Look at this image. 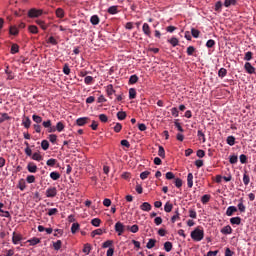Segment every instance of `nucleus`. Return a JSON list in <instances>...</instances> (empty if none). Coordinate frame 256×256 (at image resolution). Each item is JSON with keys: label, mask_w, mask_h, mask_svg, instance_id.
I'll return each mask as SVG.
<instances>
[{"label": "nucleus", "mask_w": 256, "mask_h": 256, "mask_svg": "<svg viewBox=\"0 0 256 256\" xmlns=\"http://www.w3.org/2000/svg\"><path fill=\"white\" fill-rule=\"evenodd\" d=\"M90 22H91L92 24H94V25L99 24V22H100L99 16H98L97 14H94L93 16H91Z\"/></svg>", "instance_id": "28"}, {"label": "nucleus", "mask_w": 256, "mask_h": 256, "mask_svg": "<svg viewBox=\"0 0 256 256\" xmlns=\"http://www.w3.org/2000/svg\"><path fill=\"white\" fill-rule=\"evenodd\" d=\"M91 223L94 227H100L101 219H92Z\"/></svg>", "instance_id": "61"}, {"label": "nucleus", "mask_w": 256, "mask_h": 256, "mask_svg": "<svg viewBox=\"0 0 256 256\" xmlns=\"http://www.w3.org/2000/svg\"><path fill=\"white\" fill-rule=\"evenodd\" d=\"M251 179L249 177V175L247 174V172H244V175H243V183L245 186L249 185Z\"/></svg>", "instance_id": "41"}, {"label": "nucleus", "mask_w": 256, "mask_h": 256, "mask_svg": "<svg viewBox=\"0 0 256 256\" xmlns=\"http://www.w3.org/2000/svg\"><path fill=\"white\" fill-rule=\"evenodd\" d=\"M211 199V195H203V197L201 198V202L203 203V205H207V203L210 202Z\"/></svg>", "instance_id": "45"}, {"label": "nucleus", "mask_w": 256, "mask_h": 256, "mask_svg": "<svg viewBox=\"0 0 256 256\" xmlns=\"http://www.w3.org/2000/svg\"><path fill=\"white\" fill-rule=\"evenodd\" d=\"M138 80H139V76H137V74H132V76H130L129 78L130 84H135L136 82H138Z\"/></svg>", "instance_id": "44"}, {"label": "nucleus", "mask_w": 256, "mask_h": 256, "mask_svg": "<svg viewBox=\"0 0 256 256\" xmlns=\"http://www.w3.org/2000/svg\"><path fill=\"white\" fill-rule=\"evenodd\" d=\"M79 229H80L79 223L73 222V225L71 227V233L75 234V233H77V231H79Z\"/></svg>", "instance_id": "43"}, {"label": "nucleus", "mask_w": 256, "mask_h": 256, "mask_svg": "<svg viewBox=\"0 0 256 256\" xmlns=\"http://www.w3.org/2000/svg\"><path fill=\"white\" fill-rule=\"evenodd\" d=\"M9 32H10V34H13L14 36L19 34V30H18L17 26H10Z\"/></svg>", "instance_id": "54"}, {"label": "nucleus", "mask_w": 256, "mask_h": 256, "mask_svg": "<svg viewBox=\"0 0 256 256\" xmlns=\"http://www.w3.org/2000/svg\"><path fill=\"white\" fill-rule=\"evenodd\" d=\"M36 23L42 28V30H47L48 25L44 20H36Z\"/></svg>", "instance_id": "37"}, {"label": "nucleus", "mask_w": 256, "mask_h": 256, "mask_svg": "<svg viewBox=\"0 0 256 256\" xmlns=\"http://www.w3.org/2000/svg\"><path fill=\"white\" fill-rule=\"evenodd\" d=\"M17 52H19V44H12L11 53L16 54Z\"/></svg>", "instance_id": "57"}, {"label": "nucleus", "mask_w": 256, "mask_h": 256, "mask_svg": "<svg viewBox=\"0 0 256 256\" xmlns=\"http://www.w3.org/2000/svg\"><path fill=\"white\" fill-rule=\"evenodd\" d=\"M23 237L22 235H16V232L13 233L12 237V243L14 245H19L20 241H22Z\"/></svg>", "instance_id": "10"}, {"label": "nucleus", "mask_w": 256, "mask_h": 256, "mask_svg": "<svg viewBox=\"0 0 256 256\" xmlns=\"http://www.w3.org/2000/svg\"><path fill=\"white\" fill-rule=\"evenodd\" d=\"M114 253H115V249H114L113 245H111V247H109L107 250V256H113Z\"/></svg>", "instance_id": "63"}, {"label": "nucleus", "mask_w": 256, "mask_h": 256, "mask_svg": "<svg viewBox=\"0 0 256 256\" xmlns=\"http://www.w3.org/2000/svg\"><path fill=\"white\" fill-rule=\"evenodd\" d=\"M107 94L110 98H112L113 94H115L116 90L113 87V84H108L107 88Z\"/></svg>", "instance_id": "16"}, {"label": "nucleus", "mask_w": 256, "mask_h": 256, "mask_svg": "<svg viewBox=\"0 0 256 256\" xmlns=\"http://www.w3.org/2000/svg\"><path fill=\"white\" fill-rule=\"evenodd\" d=\"M87 122H89L88 116H81L80 118L76 119V124H78V126H84V124H87Z\"/></svg>", "instance_id": "8"}, {"label": "nucleus", "mask_w": 256, "mask_h": 256, "mask_svg": "<svg viewBox=\"0 0 256 256\" xmlns=\"http://www.w3.org/2000/svg\"><path fill=\"white\" fill-rule=\"evenodd\" d=\"M91 249H92L91 245L89 243H86L83 247V253H85L86 255H89Z\"/></svg>", "instance_id": "42"}, {"label": "nucleus", "mask_w": 256, "mask_h": 256, "mask_svg": "<svg viewBox=\"0 0 256 256\" xmlns=\"http://www.w3.org/2000/svg\"><path fill=\"white\" fill-rule=\"evenodd\" d=\"M5 120H11V116H9L8 112H3L0 116V123L5 122Z\"/></svg>", "instance_id": "26"}, {"label": "nucleus", "mask_w": 256, "mask_h": 256, "mask_svg": "<svg viewBox=\"0 0 256 256\" xmlns=\"http://www.w3.org/2000/svg\"><path fill=\"white\" fill-rule=\"evenodd\" d=\"M63 72L64 74H70L71 70H70V66L68 63H65L63 66Z\"/></svg>", "instance_id": "60"}, {"label": "nucleus", "mask_w": 256, "mask_h": 256, "mask_svg": "<svg viewBox=\"0 0 256 256\" xmlns=\"http://www.w3.org/2000/svg\"><path fill=\"white\" fill-rule=\"evenodd\" d=\"M235 141V136H227L226 143L227 145H230V147H233V145H235Z\"/></svg>", "instance_id": "21"}, {"label": "nucleus", "mask_w": 256, "mask_h": 256, "mask_svg": "<svg viewBox=\"0 0 256 256\" xmlns=\"http://www.w3.org/2000/svg\"><path fill=\"white\" fill-rule=\"evenodd\" d=\"M29 32H31L32 34H38L39 32V28L37 26H35V24H31L28 27Z\"/></svg>", "instance_id": "30"}, {"label": "nucleus", "mask_w": 256, "mask_h": 256, "mask_svg": "<svg viewBox=\"0 0 256 256\" xmlns=\"http://www.w3.org/2000/svg\"><path fill=\"white\" fill-rule=\"evenodd\" d=\"M22 124H23V126H25V128H30V126H31V118H29V116H26L22 120Z\"/></svg>", "instance_id": "22"}, {"label": "nucleus", "mask_w": 256, "mask_h": 256, "mask_svg": "<svg viewBox=\"0 0 256 256\" xmlns=\"http://www.w3.org/2000/svg\"><path fill=\"white\" fill-rule=\"evenodd\" d=\"M136 96H137L136 88H130V90H129V98H136Z\"/></svg>", "instance_id": "53"}, {"label": "nucleus", "mask_w": 256, "mask_h": 256, "mask_svg": "<svg viewBox=\"0 0 256 256\" xmlns=\"http://www.w3.org/2000/svg\"><path fill=\"white\" fill-rule=\"evenodd\" d=\"M222 235H231L233 233V229L231 225H226V227H223L221 229Z\"/></svg>", "instance_id": "9"}, {"label": "nucleus", "mask_w": 256, "mask_h": 256, "mask_svg": "<svg viewBox=\"0 0 256 256\" xmlns=\"http://www.w3.org/2000/svg\"><path fill=\"white\" fill-rule=\"evenodd\" d=\"M55 128H56V130H58V132H62V130H64V128H65L64 122H62L60 120L59 122L56 123Z\"/></svg>", "instance_id": "31"}, {"label": "nucleus", "mask_w": 256, "mask_h": 256, "mask_svg": "<svg viewBox=\"0 0 256 256\" xmlns=\"http://www.w3.org/2000/svg\"><path fill=\"white\" fill-rule=\"evenodd\" d=\"M218 76L220 78H224L225 76H227V68H220L218 70Z\"/></svg>", "instance_id": "36"}, {"label": "nucleus", "mask_w": 256, "mask_h": 256, "mask_svg": "<svg viewBox=\"0 0 256 256\" xmlns=\"http://www.w3.org/2000/svg\"><path fill=\"white\" fill-rule=\"evenodd\" d=\"M59 213L58 209H48L47 215L49 217H53V215H57Z\"/></svg>", "instance_id": "58"}, {"label": "nucleus", "mask_w": 256, "mask_h": 256, "mask_svg": "<svg viewBox=\"0 0 256 256\" xmlns=\"http://www.w3.org/2000/svg\"><path fill=\"white\" fill-rule=\"evenodd\" d=\"M56 163H57L56 158H48L46 162L48 167H55Z\"/></svg>", "instance_id": "32"}, {"label": "nucleus", "mask_w": 256, "mask_h": 256, "mask_svg": "<svg viewBox=\"0 0 256 256\" xmlns=\"http://www.w3.org/2000/svg\"><path fill=\"white\" fill-rule=\"evenodd\" d=\"M61 175L60 172H57V170H53V172H50V178L53 181H58V179H60Z\"/></svg>", "instance_id": "15"}, {"label": "nucleus", "mask_w": 256, "mask_h": 256, "mask_svg": "<svg viewBox=\"0 0 256 256\" xmlns=\"http://www.w3.org/2000/svg\"><path fill=\"white\" fill-rule=\"evenodd\" d=\"M43 14V10H37V8H31L28 12L30 18H37Z\"/></svg>", "instance_id": "3"}, {"label": "nucleus", "mask_w": 256, "mask_h": 256, "mask_svg": "<svg viewBox=\"0 0 256 256\" xmlns=\"http://www.w3.org/2000/svg\"><path fill=\"white\" fill-rule=\"evenodd\" d=\"M252 58H253V52L248 51L245 53L244 60H247V62H249V60H252Z\"/></svg>", "instance_id": "56"}, {"label": "nucleus", "mask_w": 256, "mask_h": 256, "mask_svg": "<svg viewBox=\"0 0 256 256\" xmlns=\"http://www.w3.org/2000/svg\"><path fill=\"white\" fill-rule=\"evenodd\" d=\"M158 155H159V157H161V159H165L166 152H165L164 146H159Z\"/></svg>", "instance_id": "27"}, {"label": "nucleus", "mask_w": 256, "mask_h": 256, "mask_svg": "<svg viewBox=\"0 0 256 256\" xmlns=\"http://www.w3.org/2000/svg\"><path fill=\"white\" fill-rule=\"evenodd\" d=\"M193 179H194L193 172H189V174L187 176V185L189 188H192L194 185Z\"/></svg>", "instance_id": "12"}, {"label": "nucleus", "mask_w": 256, "mask_h": 256, "mask_svg": "<svg viewBox=\"0 0 256 256\" xmlns=\"http://www.w3.org/2000/svg\"><path fill=\"white\" fill-rule=\"evenodd\" d=\"M41 147L43 151H47V149H49V140H42Z\"/></svg>", "instance_id": "47"}, {"label": "nucleus", "mask_w": 256, "mask_h": 256, "mask_svg": "<svg viewBox=\"0 0 256 256\" xmlns=\"http://www.w3.org/2000/svg\"><path fill=\"white\" fill-rule=\"evenodd\" d=\"M230 223L231 225H241V217H232Z\"/></svg>", "instance_id": "24"}, {"label": "nucleus", "mask_w": 256, "mask_h": 256, "mask_svg": "<svg viewBox=\"0 0 256 256\" xmlns=\"http://www.w3.org/2000/svg\"><path fill=\"white\" fill-rule=\"evenodd\" d=\"M4 203H0V216L9 218L11 217L9 211H3Z\"/></svg>", "instance_id": "14"}, {"label": "nucleus", "mask_w": 256, "mask_h": 256, "mask_svg": "<svg viewBox=\"0 0 256 256\" xmlns=\"http://www.w3.org/2000/svg\"><path fill=\"white\" fill-rule=\"evenodd\" d=\"M194 52H196L195 46H188L187 47V54H188V56H193Z\"/></svg>", "instance_id": "50"}, {"label": "nucleus", "mask_w": 256, "mask_h": 256, "mask_svg": "<svg viewBox=\"0 0 256 256\" xmlns=\"http://www.w3.org/2000/svg\"><path fill=\"white\" fill-rule=\"evenodd\" d=\"M234 213H237V207H234V206L228 207L226 211L227 217L233 218Z\"/></svg>", "instance_id": "11"}, {"label": "nucleus", "mask_w": 256, "mask_h": 256, "mask_svg": "<svg viewBox=\"0 0 256 256\" xmlns=\"http://www.w3.org/2000/svg\"><path fill=\"white\" fill-rule=\"evenodd\" d=\"M27 243H30V245L35 246L41 243V239L38 237H33L32 239H28Z\"/></svg>", "instance_id": "19"}, {"label": "nucleus", "mask_w": 256, "mask_h": 256, "mask_svg": "<svg viewBox=\"0 0 256 256\" xmlns=\"http://www.w3.org/2000/svg\"><path fill=\"white\" fill-rule=\"evenodd\" d=\"M117 116L119 120H125L126 116H127V112L121 110L117 112Z\"/></svg>", "instance_id": "40"}, {"label": "nucleus", "mask_w": 256, "mask_h": 256, "mask_svg": "<svg viewBox=\"0 0 256 256\" xmlns=\"http://www.w3.org/2000/svg\"><path fill=\"white\" fill-rule=\"evenodd\" d=\"M169 42H170V44H172V46H178L179 39L176 38L175 36H173L172 38H170Z\"/></svg>", "instance_id": "55"}, {"label": "nucleus", "mask_w": 256, "mask_h": 256, "mask_svg": "<svg viewBox=\"0 0 256 256\" xmlns=\"http://www.w3.org/2000/svg\"><path fill=\"white\" fill-rule=\"evenodd\" d=\"M126 230V226L121 223V221H118L115 225V231L116 233H118V236L123 235V233H125Z\"/></svg>", "instance_id": "2"}, {"label": "nucleus", "mask_w": 256, "mask_h": 256, "mask_svg": "<svg viewBox=\"0 0 256 256\" xmlns=\"http://www.w3.org/2000/svg\"><path fill=\"white\" fill-rule=\"evenodd\" d=\"M108 13L109 14H117L118 13V6H110L108 8Z\"/></svg>", "instance_id": "49"}, {"label": "nucleus", "mask_w": 256, "mask_h": 256, "mask_svg": "<svg viewBox=\"0 0 256 256\" xmlns=\"http://www.w3.org/2000/svg\"><path fill=\"white\" fill-rule=\"evenodd\" d=\"M112 245H114V241L108 240L103 243L102 247L103 249H107V248H110Z\"/></svg>", "instance_id": "51"}, {"label": "nucleus", "mask_w": 256, "mask_h": 256, "mask_svg": "<svg viewBox=\"0 0 256 256\" xmlns=\"http://www.w3.org/2000/svg\"><path fill=\"white\" fill-rule=\"evenodd\" d=\"M244 68H245L246 72H248V74H255V72H256L255 66H253V64H251V62H245Z\"/></svg>", "instance_id": "4"}, {"label": "nucleus", "mask_w": 256, "mask_h": 256, "mask_svg": "<svg viewBox=\"0 0 256 256\" xmlns=\"http://www.w3.org/2000/svg\"><path fill=\"white\" fill-rule=\"evenodd\" d=\"M180 219V213H179V209H177L175 211V215H173V217H171V222L172 223H176V221Z\"/></svg>", "instance_id": "46"}, {"label": "nucleus", "mask_w": 256, "mask_h": 256, "mask_svg": "<svg viewBox=\"0 0 256 256\" xmlns=\"http://www.w3.org/2000/svg\"><path fill=\"white\" fill-rule=\"evenodd\" d=\"M140 209L142 211H151L152 210V205L150 203H142V205H140Z\"/></svg>", "instance_id": "18"}, {"label": "nucleus", "mask_w": 256, "mask_h": 256, "mask_svg": "<svg viewBox=\"0 0 256 256\" xmlns=\"http://www.w3.org/2000/svg\"><path fill=\"white\" fill-rule=\"evenodd\" d=\"M204 237H205V233L202 229L197 228L191 232V239H193V241H202Z\"/></svg>", "instance_id": "1"}, {"label": "nucleus", "mask_w": 256, "mask_h": 256, "mask_svg": "<svg viewBox=\"0 0 256 256\" xmlns=\"http://www.w3.org/2000/svg\"><path fill=\"white\" fill-rule=\"evenodd\" d=\"M149 175H151L150 170H144L140 174V179H142V181H145V179H148Z\"/></svg>", "instance_id": "23"}, {"label": "nucleus", "mask_w": 256, "mask_h": 256, "mask_svg": "<svg viewBox=\"0 0 256 256\" xmlns=\"http://www.w3.org/2000/svg\"><path fill=\"white\" fill-rule=\"evenodd\" d=\"M237 4V0H225L224 6L229 8L230 6H235Z\"/></svg>", "instance_id": "29"}, {"label": "nucleus", "mask_w": 256, "mask_h": 256, "mask_svg": "<svg viewBox=\"0 0 256 256\" xmlns=\"http://www.w3.org/2000/svg\"><path fill=\"white\" fill-rule=\"evenodd\" d=\"M56 16L58 18H64L65 12H64L63 8H57L56 9Z\"/></svg>", "instance_id": "38"}, {"label": "nucleus", "mask_w": 256, "mask_h": 256, "mask_svg": "<svg viewBox=\"0 0 256 256\" xmlns=\"http://www.w3.org/2000/svg\"><path fill=\"white\" fill-rule=\"evenodd\" d=\"M142 30L144 32V34L148 37H151V28L150 25L148 24V22H144L143 26H142Z\"/></svg>", "instance_id": "7"}, {"label": "nucleus", "mask_w": 256, "mask_h": 256, "mask_svg": "<svg viewBox=\"0 0 256 256\" xmlns=\"http://www.w3.org/2000/svg\"><path fill=\"white\" fill-rule=\"evenodd\" d=\"M53 247L55 249V251H59L62 247V241L58 240L55 243H53Z\"/></svg>", "instance_id": "52"}, {"label": "nucleus", "mask_w": 256, "mask_h": 256, "mask_svg": "<svg viewBox=\"0 0 256 256\" xmlns=\"http://www.w3.org/2000/svg\"><path fill=\"white\" fill-rule=\"evenodd\" d=\"M27 170L29 171V173H37L38 166L37 164H35V162H28Z\"/></svg>", "instance_id": "5"}, {"label": "nucleus", "mask_w": 256, "mask_h": 256, "mask_svg": "<svg viewBox=\"0 0 256 256\" xmlns=\"http://www.w3.org/2000/svg\"><path fill=\"white\" fill-rule=\"evenodd\" d=\"M19 189H20V191H25L26 183H25L24 179H21V181H19Z\"/></svg>", "instance_id": "59"}, {"label": "nucleus", "mask_w": 256, "mask_h": 256, "mask_svg": "<svg viewBox=\"0 0 256 256\" xmlns=\"http://www.w3.org/2000/svg\"><path fill=\"white\" fill-rule=\"evenodd\" d=\"M191 34L194 38H199L200 30H198L197 28H191Z\"/></svg>", "instance_id": "48"}, {"label": "nucleus", "mask_w": 256, "mask_h": 256, "mask_svg": "<svg viewBox=\"0 0 256 256\" xmlns=\"http://www.w3.org/2000/svg\"><path fill=\"white\" fill-rule=\"evenodd\" d=\"M57 195V189L56 187H50L49 189H47L46 191V197L48 198H54Z\"/></svg>", "instance_id": "6"}, {"label": "nucleus", "mask_w": 256, "mask_h": 256, "mask_svg": "<svg viewBox=\"0 0 256 256\" xmlns=\"http://www.w3.org/2000/svg\"><path fill=\"white\" fill-rule=\"evenodd\" d=\"M172 209H173L172 203H170V202L165 203V205H164V211H165L166 213H171Z\"/></svg>", "instance_id": "34"}, {"label": "nucleus", "mask_w": 256, "mask_h": 256, "mask_svg": "<svg viewBox=\"0 0 256 256\" xmlns=\"http://www.w3.org/2000/svg\"><path fill=\"white\" fill-rule=\"evenodd\" d=\"M197 137H198L199 141L206 143V136H205L203 130H201V129L198 130Z\"/></svg>", "instance_id": "17"}, {"label": "nucleus", "mask_w": 256, "mask_h": 256, "mask_svg": "<svg viewBox=\"0 0 256 256\" xmlns=\"http://www.w3.org/2000/svg\"><path fill=\"white\" fill-rule=\"evenodd\" d=\"M233 255H235L234 251H231V249L227 247L225 250V256H233Z\"/></svg>", "instance_id": "64"}, {"label": "nucleus", "mask_w": 256, "mask_h": 256, "mask_svg": "<svg viewBox=\"0 0 256 256\" xmlns=\"http://www.w3.org/2000/svg\"><path fill=\"white\" fill-rule=\"evenodd\" d=\"M164 249L167 253H170L173 249V243H171V241H166V243H164Z\"/></svg>", "instance_id": "20"}, {"label": "nucleus", "mask_w": 256, "mask_h": 256, "mask_svg": "<svg viewBox=\"0 0 256 256\" xmlns=\"http://www.w3.org/2000/svg\"><path fill=\"white\" fill-rule=\"evenodd\" d=\"M238 209H239L240 213H245L246 207L243 203V199H240V201L238 203Z\"/></svg>", "instance_id": "33"}, {"label": "nucleus", "mask_w": 256, "mask_h": 256, "mask_svg": "<svg viewBox=\"0 0 256 256\" xmlns=\"http://www.w3.org/2000/svg\"><path fill=\"white\" fill-rule=\"evenodd\" d=\"M27 183L32 184L35 183L36 179L34 177V175H28V177L26 178Z\"/></svg>", "instance_id": "62"}, {"label": "nucleus", "mask_w": 256, "mask_h": 256, "mask_svg": "<svg viewBox=\"0 0 256 256\" xmlns=\"http://www.w3.org/2000/svg\"><path fill=\"white\" fill-rule=\"evenodd\" d=\"M32 118L34 120V122H36L37 124H41L43 118L42 116H39V114H33Z\"/></svg>", "instance_id": "39"}, {"label": "nucleus", "mask_w": 256, "mask_h": 256, "mask_svg": "<svg viewBox=\"0 0 256 256\" xmlns=\"http://www.w3.org/2000/svg\"><path fill=\"white\" fill-rule=\"evenodd\" d=\"M32 159H33V161H42L43 156H41V154H39V152H34L32 154Z\"/></svg>", "instance_id": "35"}, {"label": "nucleus", "mask_w": 256, "mask_h": 256, "mask_svg": "<svg viewBox=\"0 0 256 256\" xmlns=\"http://www.w3.org/2000/svg\"><path fill=\"white\" fill-rule=\"evenodd\" d=\"M215 12H222L223 10V2L221 0H218L214 5Z\"/></svg>", "instance_id": "13"}, {"label": "nucleus", "mask_w": 256, "mask_h": 256, "mask_svg": "<svg viewBox=\"0 0 256 256\" xmlns=\"http://www.w3.org/2000/svg\"><path fill=\"white\" fill-rule=\"evenodd\" d=\"M156 239H149L148 243L146 244L147 249H153L156 246Z\"/></svg>", "instance_id": "25"}]
</instances>
